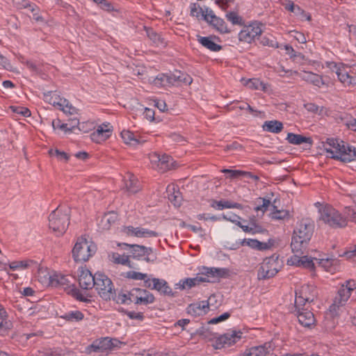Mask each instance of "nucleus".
<instances>
[{"label": "nucleus", "instance_id": "obj_40", "mask_svg": "<svg viewBox=\"0 0 356 356\" xmlns=\"http://www.w3.org/2000/svg\"><path fill=\"white\" fill-rule=\"evenodd\" d=\"M83 314L79 310L69 312L61 316L65 320L72 322L80 321L83 319Z\"/></svg>", "mask_w": 356, "mask_h": 356}, {"label": "nucleus", "instance_id": "obj_50", "mask_svg": "<svg viewBox=\"0 0 356 356\" xmlns=\"http://www.w3.org/2000/svg\"><path fill=\"white\" fill-rule=\"evenodd\" d=\"M136 305H147L149 304L153 303L155 300L154 296L151 294H146L143 297H138L136 299Z\"/></svg>", "mask_w": 356, "mask_h": 356}, {"label": "nucleus", "instance_id": "obj_15", "mask_svg": "<svg viewBox=\"0 0 356 356\" xmlns=\"http://www.w3.org/2000/svg\"><path fill=\"white\" fill-rule=\"evenodd\" d=\"M79 283L81 288L88 290L94 286L95 274L93 275L91 272L86 268H81L79 270Z\"/></svg>", "mask_w": 356, "mask_h": 356}, {"label": "nucleus", "instance_id": "obj_59", "mask_svg": "<svg viewBox=\"0 0 356 356\" xmlns=\"http://www.w3.org/2000/svg\"><path fill=\"white\" fill-rule=\"evenodd\" d=\"M222 172L228 174V177L230 179H235L242 176L243 170H230V169H223L221 170Z\"/></svg>", "mask_w": 356, "mask_h": 356}, {"label": "nucleus", "instance_id": "obj_53", "mask_svg": "<svg viewBox=\"0 0 356 356\" xmlns=\"http://www.w3.org/2000/svg\"><path fill=\"white\" fill-rule=\"evenodd\" d=\"M10 109L13 112L17 114H20L24 117H29L31 115V111L29 108L22 106H10Z\"/></svg>", "mask_w": 356, "mask_h": 356}, {"label": "nucleus", "instance_id": "obj_55", "mask_svg": "<svg viewBox=\"0 0 356 356\" xmlns=\"http://www.w3.org/2000/svg\"><path fill=\"white\" fill-rule=\"evenodd\" d=\"M294 14L299 17L302 20L305 19L307 21L312 20L311 15L308 13H306L304 10H302L299 6H297Z\"/></svg>", "mask_w": 356, "mask_h": 356}, {"label": "nucleus", "instance_id": "obj_37", "mask_svg": "<svg viewBox=\"0 0 356 356\" xmlns=\"http://www.w3.org/2000/svg\"><path fill=\"white\" fill-rule=\"evenodd\" d=\"M121 137L126 144L136 146L140 143V140L136 137L135 134L128 130H123L121 132Z\"/></svg>", "mask_w": 356, "mask_h": 356}, {"label": "nucleus", "instance_id": "obj_19", "mask_svg": "<svg viewBox=\"0 0 356 356\" xmlns=\"http://www.w3.org/2000/svg\"><path fill=\"white\" fill-rule=\"evenodd\" d=\"M13 327V323L8 319L5 308L0 305V335H5Z\"/></svg>", "mask_w": 356, "mask_h": 356}, {"label": "nucleus", "instance_id": "obj_9", "mask_svg": "<svg viewBox=\"0 0 356 356\" xmlns=\"http://www.w3.org/2000/svg\"><path fill=\"white\" fill-rule=\"evenodd\" d=\"M275 261L270 259L262 263L257 272L258 280H267L274 277L278 273Z\"/></svg>", "mask_w": 356, "mask_h": 356}, {"label": "nucleus", "instance_id": "obj_47", "mask_svg": "<svg viewBox=\"0 0 356 356\" xmlns=\"http://www.w3.org/2000/svg\"><path fill=\"white\" fill-rule=\"evenodd\" d=\"M284 49L286 51V54L289 55L290 58L293 60L305 59V56L300 52H296L291 46L286 44L284 45Z\"/></svg>", "mask_w": 356, "mask_h": 356}, {"label": "nucleus", "instance_id": "obj_8", "mask_svg": "<svg viewBox=\"0 0 356 356\" xmlns=\"http://www.w3.org/2000/svg\"><path fill=\"white\" fill-rule=\"evenodd\" d=\"M202 18L219 32L223 33L229 32L225 22L217 17L212 10L207 8L206 15H202Z\"/></svg>", "mask_w": 356, "mask_h": 356}, {"label": "nucleus", "instance_id": "obj_27", "mask_svg": "<svg viewBox=\"0 0 356 356\" xmlns=\"http://www.w3.org/2000/svg\"><path fill=\"white\" fill-rule=\"evenodd\" d=\"M207 277H225L228 275L229 270L227 268H203V271L201 273Z\"/></svg>", "mask_w": 356, "mask_h": 356}, {"label": "nucleus", "instance_id": "obj_43", "mask_svg": "<svg viewBox=\"0 0 356 356\" xmlns=\"http://www.w3.org/2000/svg\"><path fill=\"white\" fill-rule=\"evenodd\" d=\"M17 3H19L20 0H17ZM21 1L22 3V8H30L31 11L33 13V18L36 22H44V19L42 16L38 15V13H34L35 10L38 9L37 6H32L29 2H27L26 1H24V0H21Z\"/></svg>", "mask_w": 356, "mask_h": 356}, {"label": "nucleus", "instance_id": "obj_13", "mask_svg": "<svg viewBox=\"0 0 356 356\" xmlns=\"http://www.w3.org/2000/svg\"><path fill=\"white\" fill-rule=\"evenodd\" d=\"M350 298L348 291L346 289H339L333 303L330 307V312L332 316H337L340 307L343 306Z\"/></svg>", "mask_w": 356, "mask_h": 356}, {"label": "nucleus", "instance_id": "obj_12", "mask_svg": "<svg viewBox=\"0 0 356 356\" xmlns=\"http://www.w3.org/2000/svg\"><path fill=\"white\" fill-rule=\"evenodd\" d=\"M122 232L128 236L156 237L159 235L156 232L133 226L123 227Z\"/></svg>", "mask_w": 356, "mask_h": 356}, {"label": "nucleus", "instance_id": "obj_6", "mask_svg": "<svg viewBox=\"0 0 356 356\" xmlns=\"http://www.w3.org/2000/svg\"><path fill=\"white\" fill-rule=\"evenodd\" d=\"M99 296L104 300H110L115 295V289L111 279L102 273H95L94 286Z\"/></svg>", "mask_w": 356, "mask_h": 356}, {"label": "nucleus", "instance_id": "obj_54", "mask_svg": "<svg viewBox=\"0 0 356 356\" xmlns=\"http://www.w3.org/2000/svg\"><path fill=\"white\" fill-rule=\"evenodd\" d=\"M257 200H261L262 204L254 208V210L256 211H261L263 213H265L268 210V208L269 207V206L271 204L270 201L264 197H259Z\"/></svg>", "mask_w": 356, "mask_h": 356}, {"label": "nucleus", "instance_id": "obj_7", "mask_svg": "<svg viewBox=\"0 0 356 356\" xmlns=\"http://www.w3.org/2000/svg\"><path fill=\"white\" fill-rule=\"evenodd\" d=\"M44 98L45 102L54 106H58L60 110L65 113L73 114L76 113V108L70 105L68 100L61 98L56 92L49 91L44 93Z\"/></svg>", "mask_w": 356, "mask_h": 356}, {"label": "nucleus", "instance_id": "obj_21", "mask_svg": "<svg viewBox=\"0 0 356 356\" xmlns=\"http://www.w3.org/2000/svg\"><path fill=\"white\" fill-rule=\"evenodd\" d=\"M124 181L127 191L131 194L136 193L141 188L139 181L133 174L129 173Z\"/></svg>", "mask_w": 356, "mask_h": 356}, {"label": "nucleus", "instance_id": "obj_45", "mask_svg": "<svg viewBox=\"0 0 356 356\" xmlns=\"http://www.w3.org/2000/svg\"><path fill=\"white\" fill-rule=\"evenodd\" d=\"M67 293L72 295V297L75 298L79 301L83 302H90V300L85 298L81 293L80 290L76 288L74 285L72 286V288L69 289Z\"/></svg>", "mask_w": 356, "mask_h": 356}, {"label": "nucleus", "instance_id": "obj_17", "mask_svg": "<svg viewBox=\"0 0 356 356\" xmlns=\"http://www.w3.org/2000/svg\"><path fill=\"white\" fill-rule=\"evenodd\" d=\"M209 308L208 300L200 301L195 303L190 304L187 308V313L193 316H200L207 313Z\"/></svg>", "mask_w": 356, "mask_h": 356}, {"label": "nucleus", "instance_id": "obj_10", "mask_svg": "<svg viewBox=\"0 0 356 356\" xmlns=\"http://www.w3.org/2000/svg\"><path fill=\"white\" fill-rule=\"evenodd\" d=\"M261 29L257 24L245 26L238 33V39L248 43H251L254 38L261 34Z\"/></svg>", "mask_w": 356, "mask_h": 356}, {"label": "nucleus", "instance_id": "obj_2", "mask_svg": "<svg viewBox=\"0 0 356 356\" xmlns=\"http://www.w3.org/2000/svg\"><path fill=\"white\" fill-rule=\"evenodd\" d=\"M70 220V209L63 210L58 207L49 216V226L57 236H61L67 230Z\"/></svg>", "mask_w": 356, "mask_h": 356}, {"label": "nucleus", "instance_id": "obj_48", "mask_svg": "<svg viewBox=\"0 0 356 356\" xmlns=\"http://www.w3.org/2000/svg\"><path fill=\"white\" fill-rule=\"evenodd\" d=\"M49 154L50 156H55L58 160L60 161L64 160L65 161H67L70 159V156L66 152L60 151L58 149H50L49 150Z\"/></svg>", "mask_w": 356, "mask_h": 356}, {"label": "nucleus", "instance_id": "obj_60", "mask_svg": "<svg viewBox=\"0 0 356 356\" xmlns=\"http://www.w3.org/2000/svg\"><path fill=\"white\" fill-rule=\"evenodd\" d=\"M346 152L347 153L346 157H349L348 161L346 163L354 161L356 159V148L347 144L346 147Z\"/></svg>", "mask_w": 356, "mask_h": 356}, {"label": "nucleus", "instance_id": "obj_30", "mask_svg": "<svg viewBox=\"0 0 356 356\" xmlns=\"http://www.w3.org/2000/svg\"><path fill=\"white\" fill-rule=\"evenodd\" d=\"M197 41L204 47L211 51H219L222 47L221 45L215 43L210 37H202L197 35Z\"/></svg>", "mask_w": 356, "mask_h": 356}, {"label": "nucleus", "instance_id": "obj_38", "mask_svg": "<svg viewBox=\"0 0 356 356\" xmlns=\"http://www.w3.org/2000/svg\"><path fill=\"white\" fill-rule=\"evenodd\" d=\"M313 299L310 300L309 298H303L301 296L296 297L294 306L291 311V313H295L301 310H304L307 302H312Z\"/></svg>", "mask_w": 356, "mask_h": 356}, {"label": "nucleus", "instance_id": "obj_31", "mask_svg": "<svg viewBox=\"0 0 356 356\" xmlns=\"http://www.w3.org/2000/svg\"><path fill=\"white\" fill-rule=\"evenodd\" d=\"M325 143L334 149L336 153L344 154L345 155L347 154L346 152L347 144H346L344 141H339L338 139L332 138H327Z\"/></svg>", "mask_w": 356, "mask_h": 356}, {"label": "nucleus", "instance_id": "obj_39", "mask_svg": "<svg viewBox=\"0 0 356 356\" xmlns=\"http://www.w3.org/2000/svg\"><path fill=\"white\" fill-rule=\"evenodd\" d=\"M154 83L156 86H166L168 85H173L172 74L168 75L161 74L156 76Z\"/></svg>", "mask_w": 356, "mask_h": 356}, {"label": "nucleus", "instance_id": "obj_16", "mask_svg": "<svg viewBox=\"0 0 356 356\" xmlns=\"http://www.w3.org/2000/svg\"><path fill=\"white\" fill-rule=\"evenodd\" d=\"M152 290H156L163 296H168L170 297H176L177 296V292L172 291L171 287L165 280L159 278H152Z\"/></svg>", "mask_w": 356, "mask_h": 356}, {"label": "nucleus", "instance_id": "obj_29", "mask_svg": "<svg viewBox=\"0 0 356 356\" xmlns=\"http://www.w3.org/2000/svg\"><path fill=\"white\" fill-rule=\"evenodd\" d=\"M147 37L152 41L156 47H165L166 42L164 39L156 33L152 28H147L145 26Z\"/></svg>", "mask_w": 356, "mask_h": 356}, {"label": "nucleus", "instance_id": "obj_34", "mask_svg": "<svg viewBox=\"0 0 356 356\" xmlns=\"http://www.w3.org/2000/svg\"><path fill=\"white\" fill-rule=\"evenodd\" d=\"M172 80L173 85L176 83L190 85L193 81V79L191 76L180 71H175L172 74Z\"/></svg>", "mask_w": 356, "mask_h": 356}, {"label": "nucleus", "instance_id": "obj_20", "mask_svg": "<svg viewBox=\"0 0 356 356\" xmlns=\"http://www.w3.org/2000/svg\"><path fill=\"white\" fill-rule=\"evenodd\" d=\"M294 74H299L300 78L314 86L321 88V86L324 85V81L321 76L314 74L311 72H304L302 74H299L297 71L294 72Z\"/></svg>", "mask_w": 356, "mask_h": 356}, {"label": "nucleus", "instance_id": "obj_46", "mask_svg": "<svg viewBox=\"0 0 356 356\" xmlns=\"http://www.w3.org/2000/svg\"><path fill=\"white\" fill-rule=\"evenodd\" d=\"M270 218L274 220H284L290 218V213L288 210H276L270 214Z\"/></svg>", "mask_w": 356, "mask_h": 356}, {"label": "nucleus", "instance_id": "obj_26", "mask_svg": "<svg viewBox=\"0 0 356 356\" xmlns=\"http://www.w3.org/2000/svg\"><path fill=\"white\" fill-rule=\"evenodd\" d=\"M113 346H114V344L112 341V340L108 339V338H104L103 340L97 342H94L88 348L90 349V351L92 352H102L103 350L111 349Z\"/></svg>", "mask_w": 356, "mask_h": 356}, {"label": "nucleus", "instance_id": "obj_62", "mask_svg": "<svg viewBox=\"0 0 356 356\" xmlns=\"http://www.w3.org/2000/svg\"><path fill=\"white\" fill-rule=\"evenodd\" d=\"M124 313L131 319H136L140 321H142L144 319V315L142 312L125 311Z\"/></svg>", "mask_w": 356, "mask_h": 356}, {"label": "nucleus", "instance_id": "obj_63", "mask_svg": "<svg viewBox=\"0 0 356 356\" xmlns=\"http://www.w3.org/2000/svg\"><path fill=\"white\" fill-rule=\"evenodd\" d=\"M215 3L217 4L222 10H226L229 3H234L235 0H213Z\"/></svg>", "mask_w": 356, "mask_h": 356}, {"label": "nucleus", "instance_id": "obj_4", "mask_svg": "<svg viewBox=\"0 0 356 356\" xmlns=\"http://www.w3.org/2000/svg\"><path fill=\"white\" fill-rule=\"evenodd\" d=\"M97 247L81 236L79 238L72 249V257L76 262L87 261L96 252Z\"/></svg>", "mask_w": 356, "mask_h": 356}, {"label": "nucleus", "instance_id": "obj_52", "mask_svg": "<svg viewBox=\"0 0 356 356\" xmlns=\"http://www.w3.org/2000/svg\"><path fill=\"white\" fill-rule=\"evenodd\" d=\"M255 248L254 250H266L271 248V247L274 244V240L273 239H268L267 243L265 242H260L259 241L257 240V243H255Z\"/></svg>", "mask_w": 356, "mask_h": 356}, {"label": "nucleus", "instance_id": "obj_58", "mask_svg": "<svg viewBox=\"0 0 356 356\" xmlns=\"http://www.w3.org/2000/svg\"><path fill=\"white\" fill-rule=\"evenodd\" d=\"M127 277L136 280H143L147 277V275L135 271H129L127 273Z\"/></svg>", "mask_w": 356, "mask_h": 356}, {"label": "nucleus", "instance_id": "obj_18", "mask_svg": "<svg viewBox=\"0 0 356 356\" xmlns=\"http://www.w3.org/2000/svg\"><path fill=\"white\" fill-rule=\"evenodd\" d=\"M298 318L300 324L305 327H311L314 325L316 321L314 314L305 309L297 312L293 313Z\"/></svg>", "mask_w": 356, "mask_h": 356}, {"label": "nucleus", "instance_id": "obj_5", "mask_svg": "<svg viewBox=\"0 0 356 356\" xmlns=\"http://www.w3.org/2000/svg\"><path fill=\"white\" fill-rule=\"evenodd\" d=\"M320 213L321 219L332 228H343L347 225L346 218L330 205H325Z\"/></svg>", "mask_w": 356, "mask_h": 356}, {"label": "nucleus", "instance_id": "obj_61", "mask_svg": "<svg viewBox=\"0 0 356 356\" xmlns=\"http://www.w3.org/2000/svg\"><path fill=\"white\" fill-rule=\"evenodd\" d=\"M243 149V145L237 141H234L231 144L227 145L225 147V151H238Z\"/></svg>", "mask_w": 356, "mask_h": 356}, {"label": "nucleus", "instance_id": "obj_24", "mask_svg": "<svg viewBox=\"0 0 356 356\" xmlns=\"http://www.w3.org/2000/svg\"><path fill=\"white\" fill-rule=\"evenodd\" d=\"M262 129L264 131L267 132L279 134L283 130L284 126L282 122L280 121L276 120H268L264 122L262 125Z\"/></svg>", "mask_w": 356, "mask_h": 356}, {"label": "nucleus", "instance_id": "obj_35", "mask_svg": "<svg viewBox=\"0 0 356 356\" xmlns=\"http://www.w3.org/2000/svg\"><path fill=\"white\" fill-rule=\"evenodd\" d=\"M266 345L255 346L246 350L242 356H267L268 350Z\"/></svg>", "mask_w": 356, "mask_h": 356}, {"label": "nucleus", "instance_id": "obj_42", "mask_svg": "<svg viewBox=\"0 0 356 356\" xmlns=\"http://www.w3.org/2000/svg\"><path fill=\"white\" fill-rule=\"evenodd\" d=\"M260 42L264 46H268L273 48L279 47L278 42L276 40L275 38L270 34L261 37Z\"/></svg>", "mask_w": 356, "mask_h": 356}, {"label": "nucleus", "instance_id": "obj_49", "mask_svg": "<svg viewBox=\"0 0 356 356\" xmlns=\"http://www.w3.org/2000/svg\"><path fill=\"white\" fill-rule=\"evenodd\" d=\"M191 15L193 17H202V15H206V10L204 11L198 3H193L190 6Z\"/></svg>", "mask_w": 356, "mask_h": 356}, {"label": "nucleus", "instance_id": "obj_3", "mask_svg": "<svg viewBox=\"0 0 356 356\" xmlns=\"http://www.w3.org/2000/svg\"><path fill=\"white\" fill-rule=\"evenodd\" d=\"M200 335L208 339L209 341L214 340L212 344L213 347L215 349H221L224 348L225 345L229 346L236 343L241 339L242 332L241 331H233L232 334L226 333L217 336V334H211L209 330H206L201 332Z\"/></svg>", "mask_w": 356, "mask_h": 356}, {"label": "nucleus", "instance_id": "obj_25", "mask_svg": "<svg viewBox=\"0 0 356 356\" xmlns=\"http://www.w3.org/2000/svg\"><path fill=\"white\" fill-rule=\"evenodd\" d=\"M118 245H123L125 247H129L131 249V254L129 255V257L133 259H140L143 257H145V250H146V247L144 245H136V244H128L126 243L119 244Z\"/></svg>", "mask_w": 356, "mask_h": 356}, {"label": "nucleus", "instance_id": "obj_33", "mask_svg": "<svg viewBox=\"0 0 356 356\" xmlns=\"http://www.w3.org/2000/svg\"><path fill=\"white\" fill-rule=\"evenodd\" d=\"M47 280L49 285L54 287L64 286L68 282V280L65 275L58 274H54L53 275H49Z\"/></svg>", "mask_w": 356, "mask_h": 356}, {"label": "nucleus", "instance_id": "obj_41", "mask_svg": "<svg viewBox=\"0 0 356 356\" xmlns=\"http://www.w3.org/2000/svg\"><path fill=\"white\" fill-rule=\"evenodd\" d=\"M112 259L115 264L127 265L129 268H134V266L131 264L129 260V256L128 255H120L117 252H113L112 254Z\"/></svg>", "mask_w": 356, "mask_h": 356}, {"label": "nucleus", "instance_id": "obj_56", "mask_svg": "<svg viewBox=\"0 0 356 356\" xmlns=\"http://www.w3.org/2000/svg\"><path fill=\"white\" fill-rule=\"evenodd\" d=\"M115 219H116V216H115V214L113 213L105 215L102 220V223L106 222L107 224L104 225V228L108 229L111 224L115 221Z\"/></svg>", "mask_w": 356, "mask_h": 356}, {"label": "nucleus", "instance_id": "obj_23", "mask_svg": "<svg viewBox=\"0 0 356 356\" xmlns=\"http://www.w3.org/2000/svg\"><path fill=\"white\" fill-rule=\"evenodd\" d=\"M155 156L158 159V165L162 172L175 168V163L171 156L168 155H162L155 154Z\"/></svg>", "mask_w": 356, "mask_h": 356}, {"label": "nucleus", "instance_id": "obj_64", "mask_svg": "<svg viewBox=\"0 0 356 356\" xmlns=\"http://www.w3.org/2000/svg\"><path fill=\"white\" fill-rule=\"evenodd\" d=\"M169 200L171 202L173 203L175 206L179 207L181 204V197L179 195V193L177 192V194L175 193L169 196Z\"/></svg>", "mask_w": 356, "mask_h": 356}, {"label": "nucleus", "instance_id": "obj_51", "mask_svg": "<svg viewBox=\"0 0 356 356\" xmlns=\"http://www.w3.org/2000/svg\"><path fill=\"white\" fill-rule=\"evenodd\" d=\"M227 19L231 22L233 24H238L241 25L243 24L242 17H240L235 12H229L226 14Z\"/></svg>", "mask_w": 356, "mask_h": 356}, {"label": "nucleus", "instance_id": "obj_14", "mask_svg": "<svg viewBox=\"0 0 356 356\" xmlns=\"http://www.w3.org/2000/svg\"><path fill=\"white\" fill-rule=\"evenodd\" d=\"M112 131L109 123L102 124L98 127L95 131L91 134L90 138L92 141L97 143H101L111 136Z\"/></svg>", "mask_w": 356, "mask_h": 356}, {"label": "nucleus", "instance_id": "obj_28", "mask_svg": "<svg viewBox=\"0 0 356 356\" xmlns=\"http://www.w3.org/2000/svg\"><path fill=\"white\" fill-rule=\"evenodd\" d=\"M211 207L218 210H222L224 209H241L242 205L237 202H232L228 200H220L217 201L213 200L211 201Z\"/></svg>", "mask_w": 356, "mask_h": 356}, {"label": "nucleus", "instance_id": "obj_11", "mask_svg": "<svg viewBox=\"0 0 356 356\" xmlns=\"http://www.w3.org/2000/svg\"><path fill=\"white\" fill-rule=\"evenodd\" d=\"M294 255L288 260V263L296 266H302L309 269H314V264L312 259L309 258L304 254L307 253V250H305L302 253L298 254L296 252H292Z\"/></svg>", "mask_w": 356, "mask_h": 356}, {"label": "nucleus", "instance_id": "obj_44", "mask_svg": "<svg viewBox=\"0 0 356 356\" xmlns=\"http://www.w3.org/2000/svg\"><path fill=\"white\" fill-rule=\"evenodd\" d=\"M51 124L54 130L57 128L63 130L65 132H74L75 130L74 125H70V127H68L67 124L61 123L59 119L53 120Z\"/></svg>", "mask_w": 356, "mask_h": 356}, {"label": "nucleus", "instance_id": "obj_22", "mask_svg": "<svg viewBox=\"0 0 356 356\" xmlns=\"http://www.w3.org/2000/svg\"><path fill=\"white\" fill-rule=\"evenodd\" d=\"M286 140L292 145H301L303 143L308 144L309 147L313 144V140L310 137H306L302 135L296 134L293 133H289L287 134Z\"/></svg>", "mask_w": 356, "mask_h": 356}, {"label": "nucleus", "instance_id": "obj_1", "mask_svg": "<svg viewBox=\"0 0 356 356\" xmlns=\"http://www.w3.org/2000/svg\"><path fill=\"white\" fill-rule=\"evenodd\" d=\"M314 232V224L308 219L302 220L298 227L293 230L291 248L292 252L298 254L307 250L309 243Z\"/></svg>", "mask_w": 356, "mask_h": 356}, {"label": "nucleus", "instance_id": "obj_57", "mask_svg": "<svg viewBox=\"0 0 356 356\" xmlns=\"http://www.w3.org/2000/svg\"><path fill=\"white\" fill-rule=\"evenodd\" d=\"M113 300H115L117 303L124 304L128 303V296L127 293H120L118 295H115L111 298Z\"/></svg>", "mask_w": 356, "mask_h": 356}, {"label": "nucleus", "instance_id": "obj_36", "mask_svg": "<svg viewBox=\"0 0 356 356\" xmlns=\"http://www.w3.org/2000/svg\"><path fill=\"white\" fill-rule=\"evenodd\" d=\"M323 147L324 150L328 154L327 156V157L343 163H346V161L350 160L349 157H346V155L344 154L336 153L335 150H334L332 147L325 145V143H324Z\"/></svg>", "mask_w": 356, "mask_h": 356}, {"label": "nucleus", "instance_id": "obj_32", "mask_svg": "<svg viewBox=\"0 0 356 356\" xmlns=\"http://www.w3.org/2000/svg\"><path fill=\"white\" fill-rule=\"evenodd\" d=\"M334 64V67L337 68L336 74L339 80L343 83H346L348 85H351L355 83V78L349 75V74L344 70L337 67V65Z\"/></svg>", "mask_w": 356, "mask_h": 356}]
</instances>
